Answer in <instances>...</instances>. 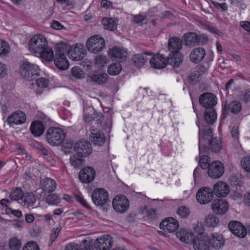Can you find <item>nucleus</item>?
<instances>
[{"label": "nucleus", "instance_id": "6e6552de", "mask_svg": "<svg viewBox=\"0 0 250 250\" xmlns=\"http://www.w3.org/2000/svg\"><path fill=\"white\" fill-rule=\"evenodd\" d=\"M113 207L115 211L118 213H124L129 208L128 200L124 195H117L112 201Z\"/></svg>", "mask_w": 250, "mask_h": 250}, {"label": "nucleus", "instance_id": "f3484780", "mask_svg": "<svg viewBox=\"0 0 250 250\" xmlns=\"http://www.w3.org/2000/svg\"><path fill=\"white\" fill-rule=\"evenodd\" d=\"M108 76L106 73H102L99 71H91L87 76V81L97 83L98 84H104L106 83Z\"/></svg>", "mask_w": 250, "mask_h": 250}, {"label": "nucleus", "instance_id": "6ab92c4d", "mask_svg": "<svg viewBox=\"0 0 250 250\" xmlns=\"http://www.w3.org/2000/svg\"><path fill=\"white\" fill-rule=\"evenodd\" d=\"M209 237L210 245L213 249L219 250L224 247L225 240L222 234L214 232L211 233Z\"/></svg>", "mask_w": 250, "mask_h": 250}, {"label": "nucleus", "instance_id": "ddd939ff", "mask_svg": "<svg viewBox=\"0 0 250 250\" xmlns=\"http://www.w3.org/2000/svg\"><path fill=\"white\" fill-rule=\"evenodd\" d=\"M228 228L233 234L239 238H244L247 235L246 228L239 221H230L228 224Z\"/></svg>", "mask_w": 250, "mask_h": 250}, {"label": "nucleus", "instance_id": "aec40b11", "mask_svg": "<svg viewBox=\"0 0 250 250\" xmlns=\"http://www.w3.org/2000/svg\"><path fill=\"white\" fill-rule=\"evenodd\" d=\"M178 222L172 217L166 218L161 222L160 225L161 229L168 232L175 231L178 229Z\"/></svg>", "mask_w": 250, "mask_h": 250}, {"label": "nucleus", "instance_id": "774afa93", "mask_svg": "<svg viewBox=\"0 0 250 250\" xmlns=\"http://www.w3.org/2000/svg\"><path fill=\"white\" fill-rule=\"evenodd\" d=\"M243 100L245 102H250V88L247 89L243 95Z\"/></svg>", "mask_w": 250, "mask_h": 250}, {"label": "nucleus", "instance_id": "a211bd4d", "mask_svg": "<svg viewBox=\"0 0 250 250\" xmlns=\"http://www.w3.org/2000/svg\"><path fill=\"white\" fill-rule=\"evenodd\" d=\"M213 196L212 189L208 187L198 190L196 194L197 201L203 204L209 203L212 200Z\"/></svg>", "mask_w": 250, "mask_h": 250}, {"label": "nucleus", "instance_id": "7c9ffc66", "mask_svg": "<svg viewBox=\"0 0 250 250\" xmlns=\"http://www.w3.org/2000/svg\"><path fill=\"white\" fill-rule=\"evenodd\" d=\"M176 237L181 241L187 244H189L192 242L194 239V234L186 230L180 229L176 233Z\"/></svg>", "mask_w": 250, "mask_h": 250}, {"label": "nucleus", "instance_id": "c03bdc74", "mask_svg": "<svg viewBox=\"0 0 250 250\" xmlns=\"http://www.w3.org/2000/svg\"><path fill=\"white\" fill-rule=\"evenodd\" d=\"M10 52V47L5 41L0 40V56L3 57L7 56Z\"/></svg>", "mask_w": 250, "mask_h": 250}, {"label": "nucleus", "instance_id": "8fccbe9b", "mask_svg": "<svg viewBox=\"0 0 250 250\" xmlns=\"http://www.w3.org/2000/svg\"><path fill=\"white\" fill-rule=\"evenodd\" d=\"M177 213L180 217L186 218L189 215L190 211L189 209L185 206H181L178 208Z\"/></svg>", "mask_w": 250, "mask_h": 250}, {"label": "nucleus", "instance_id": "1a4fd4ad", "mask_svg": "<svg viewBox=\"0 0 250 250\" xmlns=\"http://www.w3.org/2000/svg\"><path fill=\"white\" fill-rule=\"evenodd\" d=\"M224 165L219 161H212L208 168V176L212 179H217L221 177L224 173Z\"/></svg>", "mask_w": 250, "mask_h": 250}, {"label": "nucleus", "instance_id": "9d476101", "mask_svg": "<svg viewBox=\"0 0 250 250\" xmlns=\"http://www.w3.org/2000/svg\"><path fill=\"white\" fill-rule=\"evenodd\" d=\"M74 150L79 157H86L92 152L90 143L86 140L77 142L74 146Z\"/></svg>", "mask_w": 250, "mask_h": 250}, {"label": "nucleus", "instance_id": "2f4dec72", "mask_svg": "<svg viewBox=\"0 0 250 250\" xmlns=\"http://www.w3.org/2000/svg\"><path fill=\"white\" fill-rule=\"evenodd\" d=\"M45 127L43 124L39 121L33 122L30 127V130L34 137H40L44 132Z\"/></svg>", "mask_w": 250, "mask_h": 250}, {"label": "nucleus", "instance_id": "09e8293b", "mask_svg": "<svg viewBox=\"0 0 250 250\" xmlns=\"http://www.w3.org/2000/svg\"><path fill=\"white\" fill-rule=\"evenodd\" d=\"M242 168L246 171L250 172V156L243 157L241 161Z\"/></svg>", "mask_w": 250, "mask_h": 250}, {"label": "nucleus", "instance_id": "58836bf2", "mask_svg": "<svg viewBox=\"0 0 250 250\" xmlns=\"http://www.w3.org/2000/svg\"><path fill=\"white\" fill-rule=\"evenodd\" d=\"M36 55L39 56L48 62L52 61L53 58H55V55H54L53 51L47 46L44 48V50H42V52L37 53Z\"/></svg>", "mask_w": 250, "mask_h": 250}, {"label": "nucleus", "instance_id": "39448f33", "mask_svg": "<svg viewBox=\"0 0 250 250\" xmlns=\"http://www.w3.org/2000/svg\"><path fill=\"white\" fill-rule=\"evenodd\" d=\"M86 45L89 51L97 54L102 51L105 47V42L103 38L94 36L88 39Z\"/></svg>", "mask_w": 250, "mask_h": 250}, {"label": "nucleus", "instance_id": "a878e982", "mask_svg": "<svg viewBox=\"0 0 250 250\" xmlns=\"http://www.w3.org/2000/svg\"><path fill=\"white\" fill-rule=\"evenodd\" d=\"M108 54L109 56L111 58H114L117 59V60H119L120 62H121L126 59L127 52L122 47L114 46L112 48L110 49Z\"/></svg>", "mask_w": 250, "mask_h": 250}, {"label": "nucleus", "instance_id": "473e14b6", "mask_svg": "<svg viewBox=\"0 0 250 250\" xmlns=\"http://www.w3.org/2000/svg\"><path fill=\"white\" fill-rule=\"evenodd\" d=\"M37 199L35 195L32 192L25 193L22 198V202L24 206H27L28 208H35V204Z\"/></svg>", "mask_w": 250, "mask_h": 250}, {"label": "nucleus", "instance_id": "4c0bfd02", "mask_svg": "<svg viewBox=\"0 0 250 250\" xmlns=\"http://www.w3.org/2000/svg\"><path fill=\"white\" fill-rule=\"evenodd\" d=\"M225 108L234 114L238 113L242 108L241 104L238 101H232L229 104H225Z\"/></svg>", "mask_w": 250, "mask_h": 250}, {"label": "nucleus", "instance_id": "5fc2aeb1", "mask_svg": "<svg viewBox=\"0 0 250 250\" xmlns=\"http://www.w3.org/2000/svg\"><path fill=\"white\" fill-rule=\"evenodd\" d=\"M22 250H40V249L36 242L31 241L27 243Z\"/></svg>", "mask_w": 250, "mask_h": 250}, {"label": "nucleus", "instance_id": "2eb2a0df", "mask_svg": "<svg viewBox=\"0 0 250 250\" xmlns=\"http://www.w3.org/2000/svg\"><path fill=\"white\" fill-rule=\"evenodd\" d=\"M199 101L200 104L206 109L213 108L217 104V98L214 94L207 92L200 96Z\"/></svg>", "mask_w": 250, "mask_h": 250}, {"label": "nucleus", "instance_id": "bb28decb", "mask_svg": "<svg viewBox=\"0 0 250 250\" xmlns=\"http://www.w3.org/2000/svg\"><path fill=\"white\" fill-rule=\"evenodd\" d=\"M90 139L95 145L99 146L104 145L105 141L104 133L97 128L93 129L91 130Z\"/></svg>", "mask_w": 250, "mask_h": 250}, {"label": "nucleus", "instance_id": "dca6fc26", "mask_svg": "<svg viewBox=\"0 0 250 250\" xmlns=\"http://www.w3.org/2000/svg\"><path fill=\"white\" fill-rule=\"evenodd\" d=\"M96 172L95 169L90 167H83L79 172V177L80 181L85 184L91 183L95 178Z\"/></svg>", "mask_w": 250, "mask_h": 250}, {"label": "nucleus", "instance_id": "37998d69", "mask_svg": "<svg viewBox=\"0 0 250 250\" xmlns=\"http://www.w3.org/2000/svg\"><path fill=\"white\" fill-rule=\"evenodd\" d=\"M122 70V66L120 63H112L108 68V73L111 75H117L119 74Z\"/></svg>", "mask_w": 250, "mask_h": 250}, {"label": "nucleus", "instance_id": "72a5a7b5", "mask_svg": "<svg viewBox=\"0 0 250 250\" xmlns=\"http://www.w3.org/2000/svg\"><path fill=\"white\" fill-rule=\"evenodd\" d=\"M70 49L69 45L67 43L61 42L58 43L55 47V57H65V54L67 53Z\"/></svg>", "mask_w": 250, "mask_h": 250}, {"label": "nucleus", "instance_id": "f704fd0d", "mask_svg": "<svg viewBox=\"0 0 250 250\" xmlns=\"http://www.w3.org/2000/svg\"><path fill=\"white\" fill-rule=\"evenodd\" d=\"M147 55H151L152 54L146 52L142 54H137L133 56L131 60L136 66L141 67L144 65L148 60Z\"/></svg>", "mask_w": 250, "mask_h": 250}, {"label": "nucleus", "instance_id": "cd10ccee", "mask_svg": "<svg viewBox=\"0 0 250 250\" xmlns=\"http://www.w3.org/2000/svg\"><path fill=\"white\" fill-rule=\"evenodd\" d=\"M183 43L188 47H193L197 45V35L194 32L185 33L182 37Z\"/></svg>", "mask_w": 250, "mask_h": 250}, {"label": "nucleus", "instance_id": "4d7b16f0", "mask_svg": "<svg viewBox=\"0 0 250 250\" xmlns=\"http://www.w3.org/2000/svg\"><path fill=\"white\" fill-rule=\"evenodd\" d=\"M60 229L61 228H54L52 229L50 236V244L49 245V246L52 244L53 242L58 236Z\"/></svg>", "mask_w": 250, "mask_h": 250}, {"label": "nucleus", "instance_id": "393cba45", "mask_svg": "<svg viewBox=\"0 0 250 250\" xmlns=\"http://www.w3.org/2000/svg\"><path fill=\"white\" fill-rule=\"evenodd\" d=\"M40 187L45 192L50 193L54 191L57 188L56 181L51 178H45L40 181Z\"/></svg>", "mask_w": 250, "mask_h": 250}, {"label": "nucleus", "instance_id": "13d9d810", "mask_svg": "<svg viewBox=\"0 0 250 250\" xmlns=\"http://www.w3.org/2000/svg\"><path fill=\"white\" fill-rule=\"evenodd\" d=\"M34 146L39 150L41 151L42 153L45 155L47 156L48 154V151L47 148H46L42 144H40L39 142H35L34 144Z\"/></svg>", "mask_w": 250, "mask_h": 250}, {"label": "nucleus", "instance_id": "7ed1b4c3", "mask_svg": "<svg viewBox=\"0 0 250 250\" xmlns=\"http://www.w3.org/2000/svg\"><path fill=\"white\" fill-rule=\"evenodd\" d=\"M39 66L27 61L23 62L20 67L21 75L28 81L36 79L39 74Z\"/></svg>", "mask_w": 250, "mask_h": 250}, {"label": "nucleus", "instance_id": "a19ab883", "mask_svg": "<svg viewBox=\"0 0 250 250\" xmlns=\"http://www.w3.org/2000/svg\"><path fill=\"white\" fill-rule=\"evenodd\" d=\"M102 24L106 29L113 31L117 28L116 21L112 18H104Z\"/></svg>", "mask_w": 250, "mask_h": 250}, {"label": "nucleus", "instance_id": "e2e57ef3", "mask_svg": "<svg viewBox=\"0 0 250 250\" xmlns=\"http://www.w3.org/2000/svg\"><path fill=\"white\" fill-rule=\"evenodd\" d=\"M51 27L57 30H61L63 28V26L60 22L55 20L52 21Z\"/></svg>", "mask_w": 250, "mask_h": 250}, {"label": "nucleus", "instance_id": "c756f323", "mask_svg": "<svg viewBox=\"0 0 250 250\" xmlns=\"http://www.w3.org/2000/svg\"><path fill=\"white\" fill-rule=\"evenodd\" d=\"M183 41L176 37L169 38L168 42V50L170 52H180L182 48Z\"/></svg>", "mask_w": 250, "mask_h": 250}, {"label": "nucleus", "instance_id": "c9c22d12", "mask_svg": "<svg viewBox=\"0 0 250 250\" xmlns=\"http://www.w3.org/2000/svg\"><path fill=\"white\" fill-rule=\"evenodd\" d=\"M217 117L216 111L213 108H207L205 111L204 118L206 122L208 124H213Z\"/></svg>", "mask_w": 250, "mask_h": 250}, {"label": "nucleus", "instance_id": "864d4df0", "mask_svg": "<svg viewBox=\"0 0 250 250\" xmlns=\"http://www.w3.org/2000/svg\"><path fill=\"white\" fill-rule=\"evenodd\" d=\"M70 161L72 166L78 167L82 165L83 159L78 158L76 156H72L70 158Z\"/></svg>", "mask_w": 250, "mask_h": 250}, {"label": "nucleus", "instance_id": "e433bc0d", "mask_svg": "<svg viewBox=\"0 0 250 250\" xmlns=\"http://www.w3.org/2000/svg\"><path fill=\"white\" fill-rule=\"evenodd\" d=\"M54 61L56 66L61 70H65L68 68L69 64L66 57H55Z\"/></svg>", "mask_w": 250, "mask_h": 250}, {"label": "nucleus", "instance_id": "a18cd8bd", "mask_svg": "<svg viewBox=\"0 0 250 250\" xmlns=\"http://www.w3.org/2000/svg\"><path fill=\"white\" fill-rule=\"evenodd\" d=\"M46 202L49 205H57L60 202V198L56 194H50L46 197Z\"/></svg>", "mask_w": 250, "mask_h": 250}, {"label": "nucleus", "instance_id": "f257e3e1", "mask_svg": "<svg viewBox=\"0 0 250 250\" xmlns=\"http://www.w3.org/2000/svg\"><path fill=\"white\" fill-rule=\"evenodd\" d=\"M222 149L220 140L216 138H212L211 129H208L203 132V137L199 141V149L201 151H207L210 150L213 152H219Z\"/></svg>", "mask_w": 250, "mask_h": 250}, {"label": "nucleus", "instance_id": "423d86ee", "mask_svg": "<svg viewBox=\"0 0 250 250\" xmlns=\"http://www.w3.org/2000/svg\"><path fill=\"white\" fill-rule=\"evenodd\" d=\"M209 235L199 233L194 237L192 243L195 250H209Z\"/></svg>", "mask_w": 250, "mask_h": 250}, {"label": "nucleus", "instance_id": "4468645a", "mask_svg": "<svg viewBox=\"0 0 250 250\" xmlns=\"http://www.w3.org/2000/svg\"><path fill=\"white\" fill-rule=\"evenodd\" d=\"M229 208V203L224 199L214 200L211 203L212 211L217 215L225 214Z\"/></svg>", "mask_w": 250, "mask_h": 250}, {"label": "nucleus", "instance_id": "79ce46f5", "mask_svg": "<svg viewBox=\"0 0 250 250\" xmlns=\"http://www.w3.org/2000/svg\"><path fill=\"white\" fill-rule=\"evenodd\" d=\"M23 192L20 188H16L10 193L9 197L12 200L19 201L22 200L23 196Z\"/></svg>", "mask_w": 250, "mask_h": 250}, {"label": "nucleus", "instance_id": "ea45409f", "mask_svg": "<svg viewBox=\"0 0 250 250\" xmlns=\"http://www.w3.org/2000/svg\"><path fill=\"white\" fill-rule=\"evenodd\" d=\"M219 222V219L213 214H208L205 219V223L208 227H215Z\"/></svg>", "mask_w": 250, "mask_h": 250}, {"label": "nucleus", "instance_id": "603ef678", "mask_svg": "<svg viewBox=\"0 0 250 250\" xmlns=\"http://www.w3.org/2000/svg\"><path fill=\"white\" fill-rule=\"evenodd\" d=\"M75 198L76 200L82 206L87 209H91V208L88 204L87 201L82 196L75 194Z\"/></svg>", "mask_w": 250, "mask_h": 250}, {"label": "nucleus", "instance_id": "3c124183", "mask_svg": "<svg viewBox=\"0 0 250 250\" xmlns=\"http://www.w3.org/2000/svg\"><path fill=\"white\" fill-rule=\"evenodd\" d=\"M72 75L77 79H81L83 77V73L82 70L78 66L73 67L71 70Z\"/></svg>", "mask_w": 250, "mask_h": 250}, {"label": "nucleus", "instance_id": "9b49d317", "mask_svg": "<svg viewBox=\"0 0 250 250\" xmlns=\"http://www.w3.org/2000/svg\"><path fill=\"white\" fill-rule=\"evenodd\" d=\"M86 55V50L83 45L77 43L74 46L70 47L68 56L72 60L79 61L82 60Z\"/></svg>", "mask_w": 250, "mask_h": 250}, {"label": "nucleus", "instance_id": "f8f14e48", "mask_svg": "<svg viewBox=\"0 0 250 250\" xmlns=\"http://www.w3.org/2000/svg\"><path fill=\"white\" fill-rule=\"evenodd\" d=\"M96 250H109L113 245L112 238L109 235H104L97 238L94 244Z\"/></svg>", "mask_w": 250, "mask_h": 250}, {"label": "nucleus", "instance_id": "412c9836", "mask_svg": "<svg viewBox=\"0 0 250 250\" xmlns=\"http://www.w3.org/2000/svg\"><path fill=\"white\" fill-rule=\"evenodd\" d=\"M26 121L25 114L22 111H17L10 114L7 122L11 126L15 125H20L24 123Z\"/></svg>", "mask_w": 250, "mask_h": 250}, {"label": "nucleus", "instance_id": "052dcab7", "mask_svg": "<svg viewBox=\"0 0 250 250\" xmlns=\"http://www.w3.org/2000/svg\"><path fill=\"white\" fill-rule=\"evenodd\" d=\"M197 45L205 44L208 41L207 37L205 35L197 36Z\"/></svg>", "mask_w": 250, "mask_h": 250}, {"label": "nucleus", "instance_id": "4be33fe9", "mask_svg": "<svg viewBox=\"0 0 250 250\" xmlns=\"http://www.w3.org/2000/svg\"><path fill=\"white\" fill-rule=\"evenodd\" d=\"M183 56L180 52H171L168 57H166L167 64L177 68L183 62Z\"/></svg>", "mask_w": 250, "mask_h": 250}, {"label": "nucleus", "instance_id": "338daca9", "mask_svg": "<svg viewBox=\"0 0 250 250\" xmlns=\"http://www.w3.org/2000/svg\"><path fill=\"white\" fill-rule=\"evenodd\" d=\"M65 250H80V247L76 244L70 243L66 246Z\"/></svg>", "mask_w": 250, "mask_h": 250}, {"label": "nucleus", "instance_id": "6e6d98bb", "mask_svg": "<svg viewBox=\"0 0 250 250\" xmlns=\"http://www.w3.org/2000/svg\"><path fill=\"white\" fill-rule=\"evenodd\" d=\"M106 60L105 57L99 55L95 59V63L98 67H103L106 62Z\"/></svg>", "mask_w": 250, "mask_h": 250}, {"label": "nucleus", "instance_id": "f03ea898", "mask_svg": "<svg viewBox=\"0 0 250 250\" xmlns=\"http://www.w3.org/2000/svg\"><path fill=\"white\" fill-rule=\"evenodd\" d=\"M46 139L47 142L52 146H59L65 139V134L62 130L58 127H50L46 132Z\"/></svg>", "mask_w": 250, "mask_h": 250}, {"label": "nucleus", "instance_id": "de8ad7c7", "mask_svg": "<svg viewBox=\"0 0 250 250\" xmlns=\"http://www.w3.org/2000/svg\"><path fill=\"white\" fill-rule=\"evenodd\" d=\"M209 158L207 155H203L199 161L200 167L203 169H206L209 168L210 164H209Z\"/></svg>", "mask_w": 250, "mask_h": 250}, {"label": "nucleus", "instance_id": "b1692460", "mask_svg": "<svg viewBox=\"0 0 250 250\" xmlns=\"http://www.w3.org/2000/svg\"><path fill=\"white\" fill-rule=\"evenodd\" d=\"M212 192L218 197H225L229 192V186L225 182H218L214 185Z\"/></svg>", "mask_w": 250, "mask_h": 250}, {"label": "nucleus", "instance_id": "0eeeda50", "mask_svg": "<svg viewBox=\"0 0 250 250\" xmlns=\"http://www.w3.org/2000/svg\"><path fill=\"white\" fill-rule=\"evenodd\" d=\"M91 198L94 204L97 206H103L109 201L108 192L104 188L95 189Z\"/></svg>", "mask_w": 250, "mask_h": 250}, {"label": "nucleus", "instance_id": "680f3d73", "mask_svg": "<svg viewBox=\"0 0 250 250\" xmlns=\"http://www.w3.org/2000/svg\"><path fill=\"white\" fill-rule=\"evenodd\" d=\"M146 17L143 15H136L133 16V22L135 23H139L143 21Z\"/></svg>", "mask_w": 250, "mask_h": 250}, {"label": "nucleus", "instance_id": "bf43d9fd", "mask_svg": "<svg viewBox=\"0 0 250 250\" xmlns=\"http://www.w3.org/2000/svg\"><path fill=\"white\" fill-rule=\"evenodd\" d=\"M36 84L40 88H45L48 84V81L44 78H40L36 80Z\"/></svg>", "mask_w": 250, "mask_h": 250}, {"label": "nucleus", "instance_id": "20e7f679", "mask_svg": "<svg viewBox=\"0 0 250 250\" xmlns=\"http://www.w3.org/2000/svg\"><path fill=\"white\" fill-rule=\"evenodd\" d=\"M47 46V42L45 37L41 34H37L31 39L29 49L36 55L37 53L42 52Z\"/></svg>", "mask_w": 250, "mask_h": 250}, {"label": "nucleus", "instance_id": "69168bd1", "mask_svg": "<svg viewBox=\"0 0 250 250\" xmlns=\"http://www.w3.org/2000/svg\"><path fill=\"white\" fill-rule=\"evenodd\" d=\"M7 74V68L5 64L0 62V77H3Z\"/></svg>", "mask_w": 250, "mask_h": 250}, {"label": "nucleus", "instance_id": "49530a36", "mask_svg": "<svg viewBox=\"0 0 250 250\" xmlns=\"http://www.w3.org/2000/svg\"><path fill=\"white\" fill-rule=\"evenodd\" d=\"M10 249L11 250H19L21 246V241L16 238H11L9 242Z\"/></svg>", "mask_w": 250, "mask_h": 250}, {"label": "nucleus", "instance_id": "c85d7f7f", "mask_svg": "<svg viewBox=\"0 0 250 250\" xmlns=\"http://www.w3.org/2000/svg\"><path fill=\"white\" fill-rule=\"evenodd\" d=\"M206 51L202 47L194 48L190 54V59L193 62L197 63L201 62L205 57Z\"/></svg>", "mask_w": 250, "mask_h": 250}, {"label": "nucleus", "instance_id": "0e129e2a", "mask_svg": "<svg viewBox=\"0 0 250 250\" xmlns=\"http://www.w3.org/2000/svg\"><path fill=\"white\" fill-rule=\"evenodd\" d=\"M96 116L93 117V120H95L97 124L102 125L103 120L104 119V116L101 113L96 114Z\"/></svg>", "mask_w": 250, "mask_h": 250}, {"label": "nucleus", "instance_id": "5701e85b", "mask_svg": "<svg viewBox=\"0 0 250 250\" xmlns=\"http://www.w3.org/2000/svg\"><path fill=\"white\" fill-rule=\"evenodd\" d=\"M150 66L155 69H162L166 67V58L164 55L156 54L149 59Z\"/></svg>", "mask_w": 250, "mask_h": 250}]
</instances>
